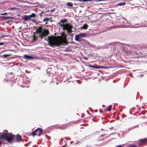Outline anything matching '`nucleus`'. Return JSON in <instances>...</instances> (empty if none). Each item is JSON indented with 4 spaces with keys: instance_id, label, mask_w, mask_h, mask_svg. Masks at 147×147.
<instances>
[{
    "instance_id": "1",
    "label": "nucleus",
    "mask_w": 147,
    "mask_h": 147,
    "mask_svg": "<svg viewBox=\"0 0 147 147\" xmlns=\"http://www.w3.org/2000/svg\"><path fill=\"white\" fill-rule=\"evenodd\" d=\"M34 28L36 29V31L33 33V35L32 36L33 42L36 41L38 38L42 39L44 37L47 36L49 33L48 30L47 29H45L43 28L42 26H34Z\"/></svg>"
},
{
    "instance_id": "2",
    "label": "nucleus",
    "mask_w": 147,
    "mask_h": 147,
    "mask_svg": "<svg viewBox=\"0 0 147 147\" xmlns=\"http://www.w3.org/2000/svg\"><path fill=\"white\" fill-rule=\"evenodd\" d=\"M21 136L18 134L16 136L14 135L12 136L11 134H10L9 133H4L1 136L0 135V144L2 142V140H5L9 143H11L12 142H19L22 140Z\"/></svg>"
},
{
    "instance_id": "3",
    "label": "nucleus",
    "mask_w": 147,
    "mask_h": 147,
    "mask_svg": "<svg viewBox=\"0 0 147 147\" xmlns=\"http://www.w3.org/2000/svg\"><path fill=\"white\" fill-rule=\"evenodd\" d=\"M48 38L49 45L51 47L59 46L63 43H65V41L63 39L59 40L55 36H48Z\"/></svg>"
},
{
    "instance_id": "4",
    "label": "nucleus",
    "mask_w": 147,
    "mask_h": 147,
    "mask_svg": "<svg viewBox=\"0 0 147 147\" xmlns=\"http://www.w3.org/2000/svg\"><path fill=\"white\" fill-rule=\"evenodd\" d=\"M42 132L43 129L41 128H38L32 132V135L33 136L37 135L38 136H40L42 135Z\"/></svg>"
},
{
    "instance_id": "5",
    "label": "nucleus",
    "mask_w": 147,
    "mask_h": 147,
    "mask_svg": "<svg viewBox=\"0 0 147 147\" xmlns=\"http://www.w3.org/2000/svg\"><path fill=\"white\" fill-rule=\"evenodd\" d=\"M86 37V34L85 33H82L78 35H76L75 36V39L76 41H80V38Z\"/></svg>"
},
{
    "instance_id": "6",
    "label": "nucleus",
    "mask_w": 147,
    "mask_h": 147,
    "mask_svg": "<svg viewBox=\"0 0 147 147\" xmlns=\"http://www.w3.org/2000/svg\"><path fill=\"white\" fill-rule=\"evenodd\" d=\"M60 25L63 27V29L64 30H67L72 26L71 25L68 24H62Z\"/></svg>"
},
{
    "instance_id": "7",
    "label": "nucleus",
    "mask_w": 147,
    "mask_h": 147,
    "mask_svg": "<svg viewBox=\"0 0 147 147\" xmlns=\"http://www.w3.org/2000/svg\"><path fill=\"white\" fill-rule=\"evenodd\" d=\"M88 66L94 69H104L106 68L107 67H106L101 66L100 65L95 66L93 65H89Z\"/></svg>"
},
{
    "instance_id": "8",
    "label": "nucleus",
    "mask_w": 147,
    "mask_h": 147,
    "mask_svg": "<svg viewBox=\"0 0 147 147\" xmlns=\"http://www.w3.org/2000/svg\"><path fill=\"white\" fill-rule=\"evenodd\" d=\"M23 19L24 21H27L30 20L31 18L29 16L25 15L23 17Z\"/></svg>"
},
{
    "instance_id": "9",
    "label": "nucleus",
    "mask_w": 147,
    "mask_h": 147,
    "mask_svg": "<svg viewBox=\"0 0 147 147\" xmlns=\"http://www.w3.org/2000/svg\"><path fill=\"white\" fill-rule=\"evenodd\" d=\"M2 18L5 20H14V18L12 17H6V16H3L2 17Z\"/></svg>"
},
{
    "instance_id": "10",
    "label": "nucleus",
    "mask_w": 147,
    "mask_h": 147,
    "mask_svg": "<svg viewBox=\"0 0 147 147\" xmlns=\"http://www.w3.org/2000/svg\"><path fill=\"white\" fill-rule=\"evenodd\" d=\"M24 57L27 59H32L33 58V57L31 56H30L27 55H24Z\"/></svg>"
},
{
    "instance_id": "11",
    "label": "nucleus",
    "mask_w": 147,
    "mask_h": 147,
    "mask_svg": "<svg viewBox=\"0 0 147 147\" xmlns=\"http://www.w3.org/2000/svg\"><path fill=\"white\" fill-rule=\"evenodd\" d=\"M139 141L140 142L145 143L147 141V138H144L140 139Z\"/></svg>"
},
{
    "instance_id": "12",
    "label": "nucleus",
    "mask_w": 147,
    "mask_h": 147,
    "mask_svg": "<svg viewBox=\"0 0 147 147\" xmlns=\"http://www.w3.org/2000/svg\"><path fill=\"white\" fill-rule=\"evenodd\" d=\"M88 26L87 24H85L82 26L81 28L83 29H86L88 28Z\"/></svg>"
},
{
    "instance_id": "13",
    "label": "nucleus",
    "mask_w": 147,
    "mask_h": 147,
    "mask_svg": "<svg viewBox=\"0 0 147 147\" xmlns=\"http://www.w3.org/2000/svg\"><path fill=\"white\" fill-rule=\"evenodd\" d=\"M66 5L67 6L70 7H72L73 6V4L72 3L70 2H68L67 3Z\"/></svg>"
},
{
    "instance_id": "14",
    "label": "nucleus",
    "mask_w": 147,
    "mask_h": 147,
    "mask_svg": "<svg viewBox=\"0 0 147 147\" xmlns=\"http://www.w3.org/2000/svg\"><path fill=\"white\" fill-rule=\"evenodd\" d=\"M67 20L66 19H62L60 21V22H62L63 24L64 23L67 22Z\"/></svg>"
},
{
    "instance_id": "15",
    "label": "nucleus",
    "mask_w": 147,
    "mask_h": 147,
    "mask_svg": "<svg viewBox=\"0 0 147 147\" xmlns=\"http://www.w3.org/2000/svg\"><path fill=\"white\" fill-rule=\"evenodd\" d=\"M46 81V80L45 79H41L40 80V83L42 84Z\"/></svg>"
},
{
    "instance_id": "16",
    "label": "nucleus",
    "mask_w": 147,
    "mask_h": 147,
    "mask_svg": "<svg viewBox=\"0 0 147 147\" xmlns=\"http://www.w3.org/2000/svg\"><path fill=\"white\" fill-rule=\"evenodd\" d=\"M128 147H138V146L134 144H129L128 145Z\"/></svg>"
},
{
    "instance_id": "17",
    "label": "nucleus",
    "mask_w": 147,
    "mask_h": 147,
    "mask_svg": "<svg viewBox=\"0 0 147 147\" xmlns=\"http://www.w3.org/2000/svg\"><path fill=\"white\" fill-rule=\"evenodd\" d=\"M29 17H30V18L31 19V18H35L36 16V14H35L32 13L31 15H29Z\"/></svg>"
},
{
    "instance_id": "18",
    "label": "nucleus",
    "mask_w": 147,
    "mask_h": 147,
    "mask_svg": "<svg viewBox=\"0 0 147 147\" xmlns=\"http://www.w3.org/2000/svg\"><path fill=\"white\" fill-rule=\"evenodd\" d=\"M72 28L73 27L72 26V27L70 28L68 30H67V33L69 34L71 33L72 32Z\"/></svg>"
},
{
    "instance_id": "19",
    "label": "nucleus",
    "mask_w": 147,
    "mask_h": 147,
    "mask_svg": "<svg viewBox=\"0 0 147 147\" xmlns=\"http://www.w3.org/2000/svg\"><path fill=\"white\" fill-rule=\"evenodd\" d=\"M12 55L11 54H4L3 56L5 58L7 57L8 56H11Z\"/></svg>"
},
{
    "instance_id": "20",
    "label": "nucleus",
    "mask_w": 147,
    "mask_h": 147,
    "mask_svg": "<svg viewBox=\"0 0 147 147\" xmlns=\"http://www.w3.org/2000/svg\"><path fill=\"white\" fill-rule=\"evenodd\" d=\"M125 2H122L120 3H118V5L119 6H122L123 5H125Z\"/></svg>"
},
{
    "instance_id": "21",
    "label": "nucleus",
    "mask_w": 147,
    "mask_h": 147,
    "mask_svg": "<svg viewBox=\"0 0 147 147\" xmlns=\"http://www.w3.org/2000/svg\"><path fill=\"white\" fill-rule=\"evenodd\" d=\"M50 20V19L48 18H46L43 19V21L44 22L48 21Z\"/></svg>"
},
{
    "instance_id": "22",
    "label": "nucleus",
    "mask_w": 147,
    "mask_h": 147,
    "mask_svg": "<svg viewBox=\"0 0 147 147\" xmlns=\"http://www.w3.org/2000/svg\"><path fill=\"white\" fill-rule=\"evenodd\" d=\"M111 107H112V106L111 105H110V106H109V108L108 109L107 108V111H111L110 109L111 108Z\"/></svg>"
},
{
    "instance_id": "23",
    "label": "nucleus",
    "mask_w": 147,
    "mask_h": 147,
    "mask_svg": "<svg viewBox=\"0 0 147 147\" xmlns=\"http://www.w3.org/2000/svg\"><path fill=\"white\" fill-rule=\"evenodd\" d=\"M5 44V42H0V46H2L4 45Z\"/></svg>"
},
{
    "instance_id": "24",
    "label": "nucleus",
    "mask_w": 147,
    "mask_h": 147,
    "mask_svg": "<svg viewBox=\"0 0 147 147\" xmlns=\"http://www.w3.org/2000/svg\"><path fill=\"white\" fill-rule=\"evenodd\" d=\"M7 13H1L0 14L1 15H7Z\"/></svg>"
},
{
    "instance_id": "25",
    "label": "nucleus",
    "mask_w": 147,
    "mask_h": 147,
    "mask_svg": "<svg viewBox=\"0 0 147 147\" xmlns=\"http://www.w3.org/2000/svg\"><path fill=\"white\" fill-rule=\"evenodd\" d=\"M115 147H123L121 145H119L116 146Z\"/></svg>"
},
{
    "instance_id": "26",
    "label": "nucleus",
    "mask_w": 147,
    "mask_h": 147,
    "mask_svg": "<svg viewBox=\"0 0 147 147\" xmlns=\"http://www.w3.org/2000/svg\"><path fill=\"white\" fill-rule=\"evenodd\" d=\"M143 47L145 48H147V46L146 45L144 46Z\"/></svg>"
},
{
    "instance_id": "27",
    "label": "nucleus",
    "mask_w": 147,
    "mask_h": 147,
    "mask_svg": "<svg viewBox=\"0 0 147 147\" xmlns=\"http://www.w3.org/2000/svg\"><path fill=\"white\" fill-rule=\"evenodd\" d=\"M8 36V35L4 36H2V38H4L5 37H7Z\"/></svg>"
},
{
    "instance_id": "28",
    "label": "nucleus",
    "mask_w": 147,
    "mask_h": 147,
    "mask_svg": "<svg viewBox=\"0 0 147 147\" xmlns=\"http://www.w3.org/2000/svg\"><path fill=\"white\" fill-rule=\"evenodd\" d=\"M84 59H88V58L87 57H84Z\"/></svg>"
},
{
    "instance_id": "29",
    "label": "nucleus",
    "mask_w": 147,
    "mask_h": 147,
    "mask_svg": "<svg viewBox=\"0 0 147 147\" xmlns=\"http://www.w3.org/2000/svg\"><path fill=\"white\" fill-rule=\"evenodd\" d=\"M135 127H132V128H130L129 129L130 130H131V129H132L134 128Z\"/></svg>"
},
{
    "instance_id": "30",
    "label": "nucleus",
    "mask_w": 147,
    "mask_h": 147,
    "mask_svg": "<svg viewBox=\"0 0 147 147\" xmlns=\"http://www.w3.org/2000/svg\"><path fill=\"white\" fill-rule=\"evenodd\" d=\"M17 16H18V17H19L20 16V14H18Z\"/></svg>"
},
{
    "instance_id": "31",
    "label": "nucleus",
    "mask_w": 147,
    "mask_h": 147,
    "mask_svg": "<svg viewBox=\"0 0 147 147\" xmlns=\"http://www.w3.org/2000/svg\"><path fill=\"white\" fill-rule=\"evenodd\" d=\"M54 11V10H51L50 11H51V12H52V11Z\"/></svg>"
},
{
    "instance_id": "32",
    "label": "nucleus",
    "mask_w": 147,
    "mask_h": 147,
    "mask_svg": "<svg viewBox=\"0 0 147 147\" xmlns=\"http://www.w3.org/2000/svg\"><path fill=\"white\" fill-rule=\"evenodd\" d=\"M21 27H20L19 28V29H21Z\"/></svg>"
},
{
    "instance_id": "33",
    "label": "nucleus",
    "mask_w": 147,
    "mask_h": 147,
    "mask_svg": "<svg viewBox=\"0 0 147 147\" xmlns=\"http://www.w3.org/2000/svg\"><path fill=\"white\" fill-rule=\"evenodd\" d=\"M12 74V72H11V73H10V74Z\"/></svg>"
},
{
    "instance_id": "34",
    "label": "nucleus",
    "mask_w": 147,
    "mask_h": 147,
    "mask_svg": "<svg viewBox=\"0 0 147 147\" xmlns=\"http://www.w3.org/2000/svg\"><path fill=\"white\" fill-rule=\"evenodd\" d=\"M47 24V22H46L45 23L46 24Z\"/></svg>"
},
{
    "instance_id": "35",
    "label": "nucleus",
    "mask_w": 147,
    "mask_h": 147,
    "mask_svg": "<svg viewBox=\"0 0 147 147\" xmlns=\"http://www.w3.org/2000/svg\"><path fill=\"white\" fill-rule=\"evenodd\" d=\"M58 37H61V36H59Z\"/></svg>"
}]
</instances>
